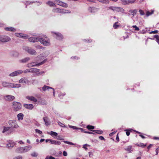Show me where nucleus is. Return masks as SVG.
Returning a JSON list of instances; mask_svg holds the SVG:
<instances>
[{"label":"nucleus","instance_id":"f257e3e1","mask_svg":"<svg viewBox=\"0 0 159 159\" xmlns=\"http://www.w3.org/2000/svg\"><path fill=\"white\" fill-rule=\"evenodd\" d=\"M12 108L14 111L20 110L22 108V105L19 102L14 101L11 103Z\"/></svg>","mask_w":159,"mask_h":159},{"label":"nucleus","instance_id":"f03ea898","mask_svg":"<svg viewBox=\"0 0 159 159\" xmlns=\"http://www.w3.org/2000/svg\"><path fill=\"white\" fill-rule=\"evenodd\" d=\"M23 49L30 55H36L37 54L36 51L31 47L24 46L23 47Z\"/></svg>","mask_w":159,"mask_h":159},{"label":"nucleus","instance_id":"7ed1b4c3","mask_svg":"<svg viewBox=\"0 0 159 159\" xmlns=\"http://www.w3.org/2000/svg\"><path fill=\"white\" fill-rule=\"evenodd\" d=\"M109 8L115 12H121L122 13H124L125 11L124 9L120 7L110 6L109 7Z\"/></svg>","mask_w":159,"mask_h":159},{"label":"nucleus","instance_id":"20e7f679","mask_svg":"<svg viewBox=\"0 0 159 159\" xmlns=\"http://www.w3.org/2000/svg\"><path fill=\"white\" fill-rule=\"evenodd\" d=\"M8 123L11 128H17L19 127L16 120H9L8 121Z\"/></svg>","mask_w":159,"mask_h":159},{"label":"nucleus","instance_id":"39448f33","mask_svg":"<svg viewBox=\"0 0 159 159\" xmlns=\"http://www.w3.org/2000/svg\"><path fill=\"white\" fill-rule=\"evenodd\" d=\"M41 43L46 46H49L50 44V41L49 39L45 40V39L40 38L39 41Z\"/></svg>","mask_w":159,"mask_h":159},{"label":"nucleus","instance_id":"423d86ee","mask_svg":"<svg viewBox=\"0 0 159 159\" xmlns=\"http://www.w3.org/2000/svg\"><path fill=\"white\" fill-rule=\"evenodd\" d=\"M137 11V9H130L129 11L128 16H130L131 18V19L133 20V17L136 14Z\"/></svg>","mask_w":159,"mask_h":159},{"label":"nucleus","instance_id":"0eeeda50","mask_svg":"<svg viewBox=\"0 0 159 159\" xmlns=\"http://www.w3.org/2000/svg\"><path fill=\"white\" fill-rule=\"evenodd\" d=\"M11 40V38L9 37L6 35L0 36V41L2 42H7Z\"/></svg>","mask_w":159,"mask_h":159},{"label":"nucleus","instance_id":"6e6552de","mask_svg":"<svg viewBox=\"0 0 159 159\" xmlns=\"http://www.w3.org/2000/svg\"><path fill=\"white\" fill-rule=\"evenodd\" d=\"M33 36H35V37H32L30 38H28V40L31 42L35 43L39 41L40 38L37 37V35H33Z\"/></svg>","mask_w":159,"mask_h":159},{"label":"nucleus","instance_id":"1a4fd4ad","mask_svg":"<svg viewBox=\"0 0 159 159\" xmlns=\"http://www.w3.org/2000/svg\"><path fill=\"white\" fill-rule=\"evenodd\" d=\"M23 73V71L22 70H18L11 73L9 75L10 77H14L18 75H20Z\"/></svg>","mask_w":159,"mask_h":159},{"label":"nucleus","instance_id":"9d476101","mask_svg":"<svg viewBox=\"0 0 159 159\" xmlns=\"http://www.w3.org/2000/svg\"><path fill=\"white\" fill-rule=\"evenodd\" d=\"M99 10V8H96L94 7H89L88 8V11L92 14L95 13L98 11Z\"/></svg>","mask_w":159,"mask_h":159},{"label":"nucleus","instance_id":"9b49d317","mask_svg":"<svg viewBox=\"0 0 159 159\" xmlns=\"http://www.w3.org/2000/svg\"><path fill=\"white\" fill-rule=\"evenodd\" d=\"M54 33L53 36L56 38L57 39L59 40H62L63 36L60 33L58 32H53Z\"/></svg>","mask_w":159,"mask_h":159},{"label":"nucleus","instance_id":"f8f14e48","mask_svg":"<svg viewBox=\"0 0 159 159\" xmlns=\"http://www.w3.org/2000/svg\"><path fill=\"white\" fill-rule=\"evenodd\" d=\"M4 98L6 101L11 102L15 99V97L12 95H7L4 96Z\"/></svg>","mask_w":159,"mask_h":159},{"label":"nucleus","instance_id":"ddd939ff","mask_svg":"<svg viewBox=\"0 0 159 159\" xmlns=\"http://www.w3.org/2000/svg\"><path fill=\"white\" fill-rule=\"evenodd\" d=\"M56 3L58 5L61 6L63 7L66 8L68 7V4L65 2H64L60 0H56L55 1Z\"/></svg>","mask_w":159,"mask_h":159},{"label":"nucleus","instance_id":"4468645a","mask_svg":"<svg viewBox=\"0 0 159 159\" xmlns=\"http://www.w3.org/2000/svg\"><path fill=\"white\" fill-rule=\"evenodd\" d=\"M15 35L17 37L21 38L24 39H27L29 37L28 35L22 33H16L15 34Z\"/></svg>","mask_w":159,"mask_h":159},{"label":"nucleus","instance_id":"2eb2a0df","mask_svg":"<svg viewBox=\"0 0 159 159\" xmlns=\"http://www.w3.org/2000/svg\"><path fill=\"white\" fill-rule=\"evenodd\" d=\"M19 83L20 84H29V81L27 78L25 77H23L20 79L19 81Z\"/></svg>","mask_w":159,"mask_h":159},{"label":"nucleus","instance_id":"dca6fc26","mask_svg":"<svg viewBox=\"0 0 159 159\" xmlns=\"http://www.w3.org/2000/svg\"><path fill=\"white\" fill-rule=\"evenodd\" d=\"M47 61V59H45L43 61L41 62L37 63V62L35 63L34 62H31V63L32 66H40L41 65H42L45 63Z\"/></svg>","mask_w":159,"mask_h":159},{"label":"nucleus","instance_id":"f3484780","mask_svg":"<svg viewBox=\"0 0 159 159\" xmlns=\"http://www.w3.org/2000/svg\"><path fill=\"white\" fill-rule=\"evenodd\" d=\"M36 2L38 3H39L38 4H37L38 5H41L42 3V2H39V1H27L26 2H25V3L26 5L25 8H27L28 5H29L30 4H32L33 3H35Z\"/></svg>","mask_w":159,"mask_h":159},{"label":"nucleus","instance_id":"a211bd4d","mask_svg":"<svg viewBox=\"0 0 159 159\" xmlns=\"http://www.w3.org/2000/svg\"><path fill=\"white\" fill-rule=\"evenodd\" d=\"M7 142L6 146L8 148H12L15 144V143L12 140H9Z\"/></svg>","mask_w":159,"mask_h":159},{"label":"nucleus","instance_id":"6ab92c4d","mask_svg":"<svg viewBox=\"0 0 159 159\" xmlns=\"http://www.w3.org/2000/svg\"><path fill=\"white\" fill-rule=\"evenodd\" d=\"M11 83L3 81L2 83V85L4 87L11 88Z\"/></svg>","mask_w":159,"mask_h":159},{"label":"nucleus","instance_id":"aec40b11","mask_svg":"<svg viewBox=\"0 0 159 159\" xmlns=\"http://www.w3.org/2000/svg\"><path fill=\"white\" fill-rule=\"evenodd\" d=\"M48 55V54H46L45 53H43L37 57L36 60H37L38 59H39L40 60L43 59L44 58L47 57Z\"/></svg>","mask_w":159,"mask_h":159},{"label":"nucleus","instance_id":"412c9836","mask_svg":"<svg viewBox=\"0 0 159 159\" xmlns=\"http://www.w3.org/2000/svg\"><path fill=\"white\" fill-rule=\"evenodd\" d=\"M4 30L7 31L15 32L16 31V29L12 27H7L4 28Z\"/></svg>","mask_w":159,"mask_h":159},{"label":"nucleus","instance_id":"4be33fe9","mask_svg":"<svg viewBox=\"0 0 159 159\" xmlns=\"http://www.w3.org/2000/svg\"><path fill=\"white\" fill-rule=\"evenodd\" d=\"M31 148V146L30 145L23 147V153L28 151L30 150Z\"/></svg>","mask_w":159,"mask_h":159},{"label":"nucleus","instance_id":"5701e85b","mask_svg":"<svg viewBox=\"0 0 159 159\" xmlns=\"http://www.w3.org/2000/svg\"><path fill=\"white\" fill-rule=\"evenodd\" d=\"M24 106L25 108L29 110H31L33 108V105L31 104H24Z\"/></svg>","mask_w":159,"mask_h":159},{"label":"nucleus","instance_id":"b1692460","mask_svg":"<svg viewBox=\"0 0 159 159\" xmlns=\"http://www.w3.org/2000/svg\"><path fill=\"white\" fill-rule=\"evenodd\" d=\"M15 152L18 153H23V147H20L17 148L16 149Z\"/></svg>","mask_w":159,"mask_h":159},{"label":"nucleus","instance_id":"393cba45","mask_svg":"<svg viewBox=\"0 0 159 159\" xmlns=\"http://www.w3.org/2000/svg\"><path fill=\"white\" fill-rule=\"evenodd\" d=\"M26 98L32 101L35 102H36L37 101V99L34 97L27 96L26 97Z\"/></svg>","mask_w":159,"mask_h":159},{"label":"nucleus","instance_id":"a878e982","mask_svg":"<svg viewBox=\"0 0 159 159\" xmlns=\"http://www.w3.org/2000/svg\"><path fill=\"white\" fill-rule=\"evenodd\" d=\"M24 115L22 113H19L17 115V117L18 121H20V120H22L23 119Z\"/></svg>","mask_w":159,"mask_h":159},{"label":"nucleus","instance_id":"bb28decb","mask_svg":"<svg viewBox=\"0 0 159 159\" xmlns=\"http://www.w3.org/2000/svg\"><path fill=\"white\" fill-rule=\"evenodd\" d=\"M70 13L71 11L70 10L60 9V13L65 14L66 13Z\"/></svg>","mask_w":159,"mask_h":159},{"label":"nucleus","instance_id":"cd10ccee","mask_svg":"<svg viewBox=\"0 0 159 159\" xmlns=\"http://www.w3.org/2000/svg\"><path fill=\"white\" fill-rule=\"evenodd\" d=\"M46 4L51 7H55L56 5L53 2L51 1H48L46 2Z\"/></svg>","mask_w":159,"mask_h":159},{"label":"nucleus","instance_id":"c85d7f7f","mask_svg":"<svg viewBox=\"0 0 159 159\" xmlns=\"http://www.w3.org/2000/svg\"><path fill=\"white\" fill-rule=\"evenodd\" d=\"M11 88H20L21 86V84H13L11 83Z\"/></svg>","mask_w":159,"mask_h":159},{"label":"nucleus","instance_id":"c756f323","mask_svg":"<svg viewBox=\"0 0 159 159\" xmlns=\"http://www.w3.org/2000/svg\"><path fill=\"white\" fill-rule=\"evenodd\" d=\"M30 60V58L29 57H26L24 59L20 60L19 61L20 63H25L29 61Z\"/></svg>","mask_w":159,"mask_h":159},{"label":"nucleus","instance_id":"7c9ffc66","mask_svg":"<svg viewBox=\"0 0 159 159\" xmlns=\"http://www.w3.org/2000/svg\"><path fill=\"white\" fill-rule=\"evenodd\" d=\"M50 143L52 144L60 145L61 144V143L60 141H56L54 140H52L50 141Z\"/></svg>","mask_w":159,"mask_h":159},{"label":"nucleus","instance_id":"2f4dec72","mask_svg":"<svg viewBox=\"0 0 159 159\" xmlns=\"http://www.w3.org/2000/svg\"><path fill=\"white\" fill-rule=\"evenodd\" d=\"M43 119L45 122V125L47 126L50 125V124L48 121V118L47 117H44L43 118Z\"/></svg>","mask_w":159,"mask_h":159},{"label":"nucleus","instance_id":"473e14b6","mask_svg":"<svg viewBox=\"0 0 159 159\" xmlns=\"http://www.w3.org/2000/svg\"><path fill=\"white\" fill-rule=\"evenodd\" d=\"M11 128L10 127H4L3 130L2 132L3 133H5L6 132L8 131Z\"/></svg>","mask_w":159,"mask_h":159},{"label":"nucleus","instance_id":"72a5a7b5","mask_svg":"<svg viewBox=\"0 0 159 159\" xmlns=\"http://www.w3.org/2000/svg\"><path fill=\"white\" fill-rule=\"evenodd\" d=\"M52 89V88L49 86H46V85H44L42 87V90L43 91H45L46 90H48L49 89Z\"/></svg>","mask_w":159,"mask_h":159},{"label":"nucleus","instance_id":"f704fd0d","mask_svg":"<svg viewBox=\"0 0 159 159\" xmlns=\"http://www.w3.org/2000/svg\"><path fill=\"white\" fill-rule=\"evenodd\" d=\"M97 1L101 3L106 4H108L109 2V0H97Z\"/></svg>","mask_w":159,"mask_h":159},{"label":"nucleus","instance_id":"c9c22d12","mask_svg":"<svg viewBox=\"0 0 159 159\" xmlns=\"http://www.w3.org/2000/svg\"><path fill=\"white\" fill-rule=\"evenodd\" d=\"M60 9L57 8H54L52 10V11L54 13H60Z\"/></svg>","mask_w":159,"mask_h":159},{"label":"nucleus","instance_id":"e433bc0d","mask_svg":"<svg viewBox=\"0 0 159 159\" xmlns=\"http://www.w3.org/2000/svg\"><path fill=\"white\" fill-rule=\"evenodd\" d=\"M34 47L38 49H42L43 50H44L45 49V48L44 47H43L39 45L35 44Z\"/></svg>","mask_w":159,"mask_h":159},{"label":"nucleus","instance_id":"4c0bfd02","mask_svg":"<svg viewBox=\"0 0 159 159\" xmlns=\"http://www.w3.org/2000/svg\"><path fill=\"white\" fill-rule=\"evenodd\" d=\"M39 70L36 68H31L30 72L31 73L38 72H39Z\"/></svg>","mask_w":159,"mask_h":159},{"label":"nucleus","instance_id":"58836bf2","mask_svg":"<svg viewBox=\"0 0 159 159\" xmlns=\"http://www.w3.org/2000/svg\"><path fill=\"white\" fill-rule=\"evenodd\" d=\"M121 3L123 5H128V0H120Z\"/></svg>","mask_w":159,"mask_h":159},{"label":"nucleus","instance_id":"ea45409f","mask_svg":"<svg viewBox=\"0 0 159 159\" xmlns=\"http://www.w3.org/2000/svg\"><path fill=\"white\" fill-rule=\"evenodd\" d=\"M131 148L132 146H129L127 147V148L125 149V150L128 152H132Z\"/></svg>","mask_w":159,"mask_h":159},{"label":"nucleus","instance_id":"a19ab883","mask_svg":"<svg viewBox=\"0 0 159 159\" xmlns=\"http://www.w3.org/2000/svg\"><path fill=\"white\" fill-rule=\"evenodd\" d=\"M154 38L156 39V41L159 44V35H155L154 36Z\"/></svg>","mask_w":159,"mask_h":159},{"label":"nucleus","instance_id":"79ce46f5","mask_svg":"<svg viewBox=\"0 0 159 159\" xmlns=\"http://www.w3.org/2000/svg\"><path fill=\"white\" fill-rule=\"evenodd\" d=\"M118 23V21H116V22H115L114 24L113 27L114 29H117L119 26V25H117V24Z\"/></svg>","mask_w":159,"mask_h":159},{"label":"nucleus","instance_id":"37998d69","mask_svg":"<svg viewBox=\"0 0 159 159\" xmlns=\"http://www.w3.org/2000/svg\"><path fill=\"white\" fill-rule=\"evenodd\" d=\"M92 131L93 132L96 133L97 134H102L103 133V132L101 130H92Z\"/></svg>","mask_w":159,"mask_h":159},{"label":"nucleus","instance_id":"c03bdc74","mask_svg":"<svg viewBox=\"0 0 159 159\" xmlns=\"http://www.w3.org/2000/svg\"><path fill=\"white\" fill-rule=\"evenodd\" d=\"M87 128L89 130H91L94 129V127L93 126H92L90 125H88L87 126Z\"/></svg>","mask_w":159,"mask_h":159},{"label":"nucleus","instance_id":"a18cd8bd","mask_svg":"<svg viewBox=\"0 0 159 159\" xmlns=\"http://www.w3.org/2000/svg\"><path fill=\"white\" fill-rule=\"evenodd\" d=\"M154 12L153 10H152L151 12H150L149 11H147L146 13V15L147 16H149L152 14Z\"/></svg>","mask_w":159,"mask_h":159},{"label":"nucleus","instance_id":"49530a36","mask_svg":"<svg viewBox=\"0 0 159 159\" xmlns=\"http://www.w3.org/2000/svg\"><path fill=\"white\" fill-rule=\"evenodd\" d=\"M50 134L52 136H57L58 134L57 133L53 132V131H51Z\"/></svg>","mask_w":159,"mask_h":159},{"label":"nucleus","instance_id":"de8ad7c7","mask_svg":"<svg viewBox=\"0 0 159 159\" xmlns=\"http://www.w3.org/2000/svg\"><path fill=\"white\" fill-rule=\"evenodd\" d=\"M58 124L61 127L65 128L66 127V126L65 125L61 123L60 121H58Z\"/></svg>","mask_w":159,"mask_h":159},{"label":"nucleus","instance_id":"09e8293b","mask_svg":"<svg viewBox=\"0 0 159 159\" xmlns=\"http://www.w3.org/2000/svg\"><path fill=\"white\" fill-rule=\"evenodd\" d=\"M69 127L70 128H72L73 129H78V127H76V126H72V125H69Z\"/></svg>","mask_w":159,"mask_h":159},{"label":"nucleus","instance_id":"8fccbe9b","mask_svg":"<svg viewBox=\"0 0 159 159\" xmlns=\"http://www.w3.org/2000/svg\"><path fill=\"white\" fill-rule=\"evenodd\" d=\"M31 155L33 157H37L38 155V154L35 152H33L31 154Z\"/></svg>","mask_w":159,"mask_h":159},{"label":"nucleus","instance_id":"3c124183","mask_svg":"<svg viewBox=\"0 0 159 159\" xmlns=\"http://www.w3.org/2000/svg\"><path fill=\"white\" fill-rule=\"evenodd\" d=\"M63 142L64 143H67L68 144L71 145H75V144L70 142L67 141H64Z\"/></svg>","mask_w":159,"mask_h":159},{"label":"nucleus","instance_id":"603ef678","mask_svg":"<svg viewBox=\"0 0 159 159\" xmlns=\"http://www.w3.org/2000/svg\"><path fill=\"white\" fill-rule=\"evenodd\" d=\"M131 130H132V129H130V130L126 129L125 130V131H126V135L127 136H128L129 135L130 131H131Z\"/></svg>","mask_w":159,"mask_h":159},{"label":"nucleus","instance_id":"864d4df0","mask_svg":"<svg viewBox=\"0 0 159 159\" xmlns=\"http://www.w3.org/2000/svg\"><path fill=\"white\" fill-rule=\"evenodd\" d=\"M35 131L36 133H38L39 134H42V131L38 129H35Z\"/></svg>","mask_w":159,"mask_h":159},{"label":"nucleus","instance_id":"5fc2aeb1","mask_svg":"<svg viewBox=\"0 0 159 159\" xmlns=\"http://www.w3.org/2000/svg\"><path fill=\"white\" fill-rule=\"evenodd\" d=\"M136 0H128V5L134 2Z\"/></svg>","mask_w":159,"mask_h":159},{"label":"nucleus","instance_id":"6e6d98bb","mask_svg":"<svg viewBox=\"0 0 159 159\" xmlns=\"http://www.w3.org/2000/svg\"><path fill=\"white\" fill-rule=\"evenodd\" d=\"M13 159H22V157L21 156H18L15 157Z\"/></svg>","mask_w":159,"mask_h":159},{"label":"nucleus","instance_id":"4d7b16f0","mask_svg":"<svg viewBox=\"0 0 159 159\" xmlns=\"http://www.w3.org/2000/svg\"><path fill=\"white\" fill-rule=\"evenodd\" d=\"M139 11L141 15L143 16L144 15L145 13L143 10L140 9L139 10Z\"/></svg>","mask_w":159,"mask_h":159},{"label":"nucleus","instance_id":"13d9d810","mask_svg":"<svg viewBox=\"0 0 159 159\" xmlns=\"http://www.w3.org/2000/svg\"><path fill=\"white\" fill-rule=\"evenodd\" d=\"M31 68L29 69H27L25 70L24 71H23V72L24 73H26L28 72H31Z\"/></svg>","mask_w":159,"mask_h":159},{"label":"nucleus","instance_id":"bf43d9fd","mask_svg":"<svg viewBox=\"0 0 159 159\" xmlns=\"http://www.w3.org/2000/svg\"><path fill=\"white\" fill-rule=\"evenodd\" d=\"M83 41L84 42H89V43L91 42L92 41L90 39H84L83 40Z\"/></svg>","mask_w":159,"mask_h":159},{"label":"nucleus","instance_id":"052dcab7","mask_svg":"<svg viewBox=\"0 0 159 159\" xmlns=\"http://www.w3.org/2000/svg\"><path fill=\"white\" fill-rule=\"evenodd\" d=\"M138 146L143 148L146 146V145H144V144L142 143H140L139 144H138Z\"/></svg>","mask_w":159,"mask_h":159},{"label":"nucleus","instance_id":"680f3d73","mask_svg":"<svg viewBox=\"0 0 159 159\" xmlns=\"http://www.w3.org/2000/svg\"><path fill=\"white\" fill-rule=\"evenodd\" d=\"M132 27L134 28H135V30L136 31H139V28L137 27L136 25H133L132 26Z\"/></svg>","mask_w":159,"mask_h":159},{"label":"nucleus","instance_id":"e2e57ef3","mask_svg":"<svg viewBox=\"0 0 159 159\" xmlns=\"http://www.w3.org/2000/svg\"><path fill=\"white\" fill-rule=\"evenodd\" d=\"M158 32V31L157 30H155L154 31H152L150 32H149V34H157V33Z\"/></svg>","mask_w":159,"mask_h":159},{"label":"nucleus","instance_id":"0e129e2a","mask_svg":"<svg viewBox=\"0 0 159 159\" xmlns=\"http://www.w3.org/2000/svg\"><path fill=\"white\" fill-rule=\"evenodd\" d=\"M78 129L80 130L82 132H84V133H85V132H86V131H85L84 129L82 128H78Z\"/></svg>","mask_w":159,"mask_h":159},{"label":"nucleus","instance_id":"69168bd1","mask_svg":"<svg viewBox=\"0 0 159 159\" xmlns=\"http://www.w3.org/2000/svg\"><path fill=\"white\" fill-rule=\"evenodd\" d=\"M27 66L28 67H29V68H30V67H33L32 65H31V63H29L27 65Z\"/></svg>","mask_w":159,"mask_h":159},{"label":"nucleus","instance_id":"338daca9","mask_svg":"<svg viewBox=\"0 0 159 159\" xmlns=\"http://www.w3.org/2000/svg\"><path fill=\"white\" fill-rule=\"evenodd\" d=\"M99 139H100L101 140H105V139L102 136H100L99 137Z\"/></svg>","mask_w":159,"mask_h":159},{"label":"nucleus","instance_id":"774afa93","mask_svg":"<svg viewBox=\"0 0 159 159\" xmlns=\"http://www.w3.org/2000/svg\"><path fill=\"white\" fill-rule=\"evenodd\" d=\"M63 155L64 156H66L67 155V152L66 151H64L63 152Z\"/></svg>","mask_w":159,"mask_h":159}]
</instances>
